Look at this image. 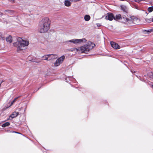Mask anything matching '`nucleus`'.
Returning <instances> with one entry per match:
<instances>
[{"instance_id": "nucleus-1", "label": "nucleus", "mask_w": 153, "mask_h": 153, "mask_svg": "<svg viewBox=\"0 0 153 153\" xmlns=\"http://www.w3.org/2000/svg\"><path fill=\"white\" fill-rule=\"evenodd\" d=\"M51 21L48 17L43 18L40 22L38 30L41 33L46 32L49 29Z\"/></svg>"}, {"instance_id": "nucleus-2", "label": "nucleus", "mask_w": 153, "mask_h": 153, "mask_svg": "<svg viewBox=\"0 0 153 153\" xmlns=\"http://www.w3.org/2000/svg\"><path fill=\"white\" fill-rule=\"evenodd\" d=\"M95 44L91 42H88L86 44L77 48H74L72 51H79L82 53H87L90 50L95 46Z\"/></svg>"}, {"instance_id": "nucleus-3", "label": "nucleus", "mask_w": 153, "mask_h": 153, "mask_svg": "<svg viewBox=\"0 0 153 153\" xmlns=\"http://www.w3.org/2000/svg\"><path fill=\"white\" fill-rule=\"evenodd\" d=\"M29 44V41L27 40H24L20 38L17 39V41L14 44V46H17L18 52L25 50Z\"/></svg>"}, {"instance_id": "nucleus-4", "label": "nucleus", "mask_w": 153, "mask_h": 153, "mask_svg": "<svg viewBox=\"0 0 153 153\" xmlns=\"http://www.w3.org/2000/svg\"><path fill=\"white\" fill-rule=\"evenodd\" d=\"M86 40L85 38H83L81 39H74L71 40H68L66 41V42L68 43L69 42L73 43L74 44H81V43L86 42Z\"/></svg>"}, {"instance_id": "nucleus-5", "label": "nucleus", "mask_w": 153, "mask_h": 153, "mask_svg": "<svg viewBox=\"0 0 153 153\" xmlns=\"http://www.w3.org/2000/svg\"><path fill=\"white\" fill-rule=\"evenodd\" d=\"M65 56H61L58 59L55 63L54 65L55 66H57L59 65L65 59Z\"/></svg>"}, {"instance_id": "nucleus-6", "label": "nucleus", "mask_w": 153, "mask_h": 153, "mask_svg": "<svg viewBox=\"0 0 153 153\" xmlns=\"http://www.w3.org/2000/svg\"><path fill=\"white\" fill-rule=\"evenodd\" d=\"M114 16L111 13H108L105 16V19L110 21L114 19Z\"/></svg>"}, {"instance_id": "nucleus-7", "label": "nucleus", "mask_w": 153, "mask_h": 153, "mask_svg": "<svg viewBox=\"0 0 153 153\" xmlns=\"http://www.w3.org/2000/svg\"><path fill=\"white\" fill-rule=\"evenodd\" d=\"M110 43L111 47L117 49L120 48V46L117 43L113 42H111Z\"/></svg>"}, {"instance_id": "nucleus-8", "label": "nucleus", "mask_w": 153, "mask_h": 153, "mask_svg": "<svg viewBox=\"0 0 153 153\" xmlns=\"http://www.w3.org/2000/svg\"><path fill=\"white\" fill-rule=\"evenodd\" d=\"M124 21V23L126 24H131L133 22L132 20L131 19H129L124 16H123Z\"/></svg>"}, {"instance_id": "nucleus-9", "label": "nucleus", "mask_w": 153, "mask_h": 153, "mask_svg": "<svg viewBox=\"0 0 153 153\" xmlns=\"http://www.w3.org/2000/svg\"><path fill=\"white\" fill-rule=\"evenodd\" d=\"M19 114V113L18 112L14 111L10 115L9 118H11L12 119L16 117Z\"/></svg>"}, {"instance_id": "nucleus-10", "label": "nucleus", "mask_w": 153, "mask_h": 153, "mask_svg": "<svg viewBox=\"0 0 153 153\" xmlns=\"http://www.w3.org/2000/svg\"><path fill=\"white\" fill-rule=\"evenodd\" d=\"M121 9L123 11L126 13L127 11V8L126 6L124 5H121L120 6Z\"/></svg>"}, {"instance_id": "nucleus-11", "label": "nucleus", "mask_w": 153, "mask_h": 153, "mask_svg": "<svg viewBox=\"0 0 153 153\" xmlns=\"http://www.w3.org/2000/svg\"><path fill=\"white\" fill-rule=\"evenodd\" d=\"M64 3L65 5L67 7H69L71 5V2L69 0H65Z\"/></svg>"}, {"instance_id": "nucleus-12", "label": "nucleus", "mask_w": 153, "mask_h": 153, "mask_svg": "<svg viewBox=\"0 0 153 153\" xmlns=\"http://www.w3.org/2000/svg\"><path fill=\"white\" fill-rule=\"evenodd\" d=\"M6 40L7 42H8L10 43L12 41V37L11 36H9L6 38Z\"/></svg>"}, {"instance_id": "nucleus-13", "label": "nucleus", "mask_w": 153, "mask_h": 153, "mask_svg": "<svg viewBox=\"0 0 153 153\" xmlns=\"http://www.w3.org/2000/svg\"><path fill=\"white\" fill-rule=\"evenodd\" d=\"M114 19H122L121 15L120 14H118L116 15L115 17L114 16Z\"/></svg>"}, {"instance_id": "nucleus-14", "label": "nucleus", "mask_w": 153, "mask_h": 153, "mask_svg": "<svg viewBox=\"0 0 153 153\" xmlns=\"http://www.w3.org/2000/svg\"><path fill=\"white\" fill-rule=\"evenodd\" d=\"M145 20L147 23H150L151 22H153V18H147L145 19Z\"/></svg>"}, {"instance_id": "nucleus-15", "label": "nucleus", "mask_w": 153, "mask_h": 153, "mask_svg": "<svg viewBox=\"0 0 153 153\" xmlns=\"http://www.w3.org/2000/svg\"><path fill=\"white\" fill-rule=\"evenodd\" d=\"M90 17L89 15H86L84 16V19L85 21H88L90 19Z\"/></svg>"}, {"instance_id": "nucleus-16", "label": "nucleus", "mask_w": 153, "mask_h": 153, "mask_svg": "<svg viewBox=\"0 0 153 153\" xmlns=\"http://www.w3.org/2000/svg\"><path fill=\"white\" fill-rule=\"evenodd\" d=\"M42 60H46L48 61V56L47 55H45L44 56H42Z\"/></svg>"}, {"instance_id": "nucleus-17", "label": "nucleus", "mask_w": 153, "mask_h": 153, "mask_svg": "<svg viewBox=\"0 0 153 153\" xmlns=\"http://www.w3.org/2000/svg\"><path fill=\"white\" fill-rule=\"evenodd\" d=\"M10 123L9 122H7L5 123H4L1 126H2V127H4L6 126H9V125H10Z\"/></svg>"}, {"instance_id": "nucleus-18", "label": "nucleus", "mask_w": 153, "mask_h": 153, "mask_svg": "<svg viewBox=\"0 0 153 153\" xmlns=\"http://www.w3.org/2000/svg\"><path fill=\"white\" fill-rule=\"evenodd\" d=\"M51 60H53L54 59H56L57 58V56L56 54H51Z\"/></svg>"}, {"instance_id": "nucleus-19", "label": "nucleus", "mask_w": 153, "mask_h": 153, "mask_svg": "<svg viewBox=\"0 0 153 153\" xmlns=\"http://www.w3.org/2000/svg\"><path fill=\"white\" fill-rule=\"evenodd\" d=\"M153 10V7H148V11L149 12H152Z\"/></svg>"}, {"instance_id": "nucleus-20", "label": "nucleus", "mask_w": 153, "mask_h": 153, "mask_svg": "<svg viewBox=\"0 0 153 153\" xmlns=\"http://www.w3.org/2000/svg\"><path fill=\"white\" fill-rule=\"evenodd\" d=\"M5 39V37L3 36L2 33H0V39L4 40Z\"/></svg>"}, {"instance_id": "nucleus-21", "label": "nucleus", "mask_w": 153, "mask_h": 153, "mask_svg": "<svg viewBox=\"0 0 153 153\" xmlns=\"http://www.w3.org/2000/svg\"><path fill=\"white\" fill-rule=\"evenodd\" d=\"M145 31H146L147 33H149L153 31V29H150L147 30H145Z\"/></svg>"}, {"instance_id": "nucleus-22", "label": "nucleus", "mask_w": 153, "mask_h": 153, "mask_svg": "<svg viewBox=\"0 0 153 153\" xmlns=\"http://www.w3.org/2000/svg\"><path fill=\"white\" fill-rule=\"evenodd\" d=\"M51 54H47L48 58V61L51 60Z\"/></svg>"}, {"instance_id": "nucleus-23", "label": "nucleus", "mask_w": 153, "mask_h": 153, "mask_svg": "<svg viewBox=\"0 0 153 153\" xmlns=\"http://www.w3.org/2000/svg\"><path fill=\"white\" fill-rule=\"evenodd\" d=\"M18 98V97H16V98L12 101V102H13V103H14L16 101V100Z\"/></svg>"}, {"instance_id": "nucleus-24", "label": "nucleus", "mask_w": 153, "mask_h": 153, "mask_svg": "<svg viewBox=\"0 0 153 153\" xmlns=\"http://www.w3.org/2000/svg\"><path fill=\"white\" fill-rule=\"evenodd\" d=\"M9 1L12 3L14 2V0H9Z\"/></svg>"}, {"instance_id": "nucleus-25", "label": "nucleus", "mask_w": 153, "mask_h": 153, "mask_svg": "<svg viewBox=\"0 0 153 153\" xmlns=\"http://www.w3.org/2000/svg\"><path fill=\"white\" fill-rule=\"evenodd\" d=\"M13 102H11V104H10V106H11L12 105H13Z\"/></svg>"}, {"instance_id": "nucleus-26", "label": "nucleus", "mask_w": 153, "mask_h": 153, "mask_svg": "<svg viewBox=\"0 0 153 153\" xmlns=\"http://www.w3.org/2000/svg\"><path fill=\"white\" fill-rule=\"evenodd\" d=\"M71 2H74V0H69Z\"/></svg>"}]
</instances>
